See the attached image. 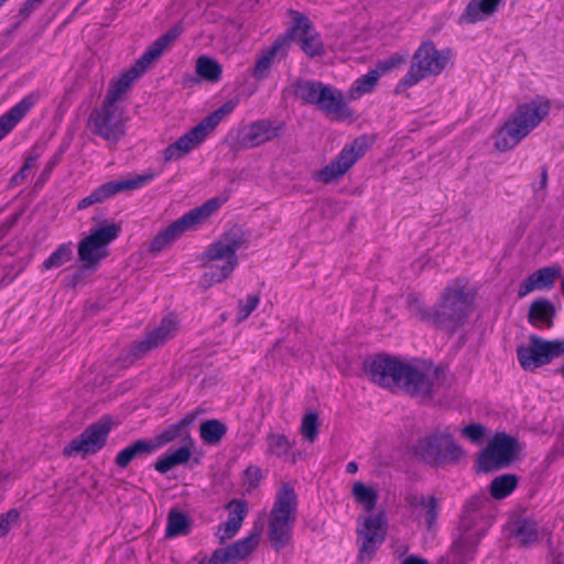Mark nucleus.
<instances>
[{"mask_svg":"<svg viewBox=\"0 0 564 564\" xmlns=\"http://www.w3.org/2000/svg\"><path fill=\"white\" fill-rule=\"evenodd\" d=\"M369 142L366 137L355 139L346 144L341 151L323 169L314 173V180L323 184L339 181L355 163L365 155Z\"/></svg>","mask_w":564,"mask_h":564,"instance_id":"2eb2a0df","label":"nucleus"},{"mask_svg":"<svg viewBox=\"0 0 564 564\" xmlns=\"http://www.w3.org/2000/svg\"><path fill=\"white\" fill-rule=\"evenodd\" d=\"M29 173H30V171L24 170V166H22L21 170L19 171V173L14 176V180H17V178H25Z\"/></svg>","mask_w":564,"mask_h":564,"instance_id":"13d9d810","label":"nucleus"},{"mask_svg":"<svg viewBox=\"0 0 564 564\" xmlns=\"http://www.w3.org/2000/svg\"><path fill=\"white\" fill-rule=\"evenodd\" d=\"M556 314L555 306L546 299H540L530 305L529 322L540 328H551Z\"/></svg>","mask_w":564,"mask_h":564,"instance_id":"c85d7f7f","label":"nucleus"},{"mask_svg":"<svg viewBox=\"0 0 564 564\" xmlns=\"http://www.w3.org/2000/svg\"><path fill=\"white\" fill-rule=\"evenodd\" d=\"M126 121L122 107L104 101L100 108L90 113L88 127L108 143H117L126 133Z\"/></svg>","mask_w":564,"mask_h":564,"instance_id":"4468645a","label":"nucleus"},{"mask_svg":"<svg viewBox=\"0 0 564 564\" xmlns=\"http://www.w3.org/2000/svg\"><path fill=\"white\" fill-rule=\"evenodd\" d=\"M558 371H560V373H561L562 376H564V365L561 367V369H560Z\"/></svg>","mask_w":564,"mask_h":564,"instance_id":"680f3d73","label":"nucleus"},{"mask_svg":"<svg viewBox=\"0 0 564 564\" xmlns=\"http://www.w3.org/2000/svg\"><path fill=\"white\" fill-rule=\"evenodd\" d=\"M196 73L204 80L218 83L221 78L223 67L217 61L208 56H200L196 61Z\"/></svg>","mask_w":564,"mask_h":564,"instance_id":"e433bc0d","label":"nucleus"},{"mask_svg":"<svg viewBox=\"0 0 564 564\" xmlns=\"http://www.w3.org/2000/svg\"><path fill=\"white\" fill-rule=\"evenodd\" d=\"M473 305V296L465 280L449 283L443 291L432 314L433 323L449 333L456 332L467 321Z\"/></svg>","mask_w":564,"mask_h":564,"instance_id":"20e7f679","label":"nucleus"},{"mask_svg":"<svg viewBox=\"0 0 564 564\" xmlns=\"http://www.w3.org/2000/svg\"><path fill=\"white\" fill-rule=\"evenodd\" d=\"M189 530L188 518L178 510H171L167 517L165 535L174 538L185 535Z\"/></svg>","mask_w":564,"mask_h":564,"instance_id":"58836bf2","label":"nucleus"},{"mask_svg":"<svg viewBox=\"0 0 564 564\" xmlns=\"http://www.w3.org/2000/svg\"><path fill=\"white\" fill-rule=\"evenodd\" d=\"M346 470H347V473H349V474H355V473H357V470H358V465H357V463H355V462H350V463H348V464H347V466H346Z\"/></svg>","mask_w":564,"mask_h":564,"instance_id":"6e6d98bb","label":"nucleus"},{"mask_svg":"<svg viewBox=\"0 0 564 564\" xmlns=\"http://www.w3.org/2000/svg\"><path fill=\"white\" fill-rule=\"evenodd\" d=\"M319 427L318 415L315 412H310L302 417L300 433L305 441L314 443L318 437Z\"/></svg>","mask_w":564,"mask_h":564,"instance_id":"37998d69","label":"nucleus"},{"mask_svg":"<svg viewBox=\"0 0 564 564\" xmlns=\"http://www.w3.org/2000/svg\"><path fill=\"white\" fill-rule=\"evenodd\" d=\"M518 479L514 475L505 474L496 477L490 485V494L495 499L508 497L517 487Z\"/></svg>","mask_w":564,"mask_h":564,"instance_id":"ea45409f","label":"nucleus"},{"mask_svg":"<svg viewBox=\"0 0 564 564\" xmlns=\"http://www.w3.org/2000/svg\"><path fill=\"white\" fill-rule=\"evenodd\" d=\"M560 269L555 267H545L533 272L519 285L518 295L524 297L535 290L552 288L560 276Z\"/></svg>","mask_w":564,"mask_h":564,"instance_id":"393cba45","label":"nucleus"},{"mask_svg":"<svg viewBox=\"0 0 564 564\" xmlns=\"http://www.w3.org/2000/svg\"><path fill=\"white\" fill-rule=\"evenodd\" d=\"M28 264H29V263H23V264L21 265V268H20L19 272H22V271L25 269V267H26Z\"/></svg>","mask_w":564,"mask_h":564,"instance_id":"052dcab7","label":"nucleus"},{"mask_svg":"<svg viewBox=\"0 0 564 564\" xmlns=\"http://www.w3.org/2000/svg\"><path fill=\"white\" fill-rule=\"evenodd\" d=\"M259 297L257 295H248L245 301L239 302L237 321L243 322L258 307Z\"/></svg>","mask_w":564,"mask_h":564,"instance_id":"49530a36","label":"nucleus"},{"mask_svg":"<svg viewBox=\"0 0 564 564\" xmlns=\"http://www.w3.org/2000/svg\"><path fill=\"white\" fill-rule=\"evenodd\" d=\"M39 7V4L35 2V1H32V0H26L24 2V4L21 7L20 9V14L23 15L24 18L29 17L36 8Z\"/></svg>","mask_w":564,"mask_h":564,"instance_id":"3c124183","label":"nucleus"},{"mask_svg":"<svg viewBox=\"0 0 564 564\" xmlns=\"http://www.w3.org/2000/svg\"><path fill=\"white\" fill-rule=\"evenodd\" d=\"M561 291L564 294V279H562V281H561Z\"/></svg>","mask_w":564,"mask_h":564,"instance_id":"bf43d9fd","label":"nucleus"},{"mask_svg":"<svg viewBox=\"0 0 564 564\" xmlns=\"http://www.w3.org/2000/svg\"><path fill=\"white\" fill-rule=\"evenodd\" d=\"M236 108V102L227 101L220 108L205 117L198 124L181 135L162 152L165 163L178 161L198 148L214 132L219 122Z\"/></svg>","mask_w":564,"mask_h":564,"instance_id":"0eeeda50","label":"nucleus"},{"mask_svg":"<svg viewBox=\"0 0 564 564\" xmlns=\"http://www.w3.org/2000/svg\"><path fill=\"white\" fill-rule=\"evenodd\" d=\"M227 432L226 425L219 420H206L199 426V434L204 443L218 444Z\"/></svg>","mask_w":564,"mask_h":564,"instance_id":"4c0bfd02","label":"nucleus"},{"mask_svg":"<svg viewBox=\"0 0 564 564\" xmlns=\"http://www.w3.org/2000/svg\"><path fill=\"white\" fill-rule=\"evenodd\" d=\"M449 50H437L433 42H423L413 55L412 64L399 82L398 88L405 89L422 79L440 75L451 63Z\"/></svg>","mask_w":564,"mask_h":564,"instance_id":"1a4fd4ad","label":"nucleus"},{"mask_svg":"<svg viewBox=\"0 0 564 564\" xmlns=\"http://www.w3.org/2000/svg\"><path fill=\"white\" fill-rule=\"evenodd\" d=\"M158 445L152 441L138 440L117 454L116 464L122 468L127 467L133 459L151 455Z\"/></svg>","mask_w":564,"mask_h":564,"instance_id":"c756f323","label":"nucleus"},{"mask_svg":"<svg viewBox=\"0 0 564 564\" xmlns=\"http://www.w3.org/2000/svg\"><path fill=\"white\" fill-rule=\"evenodd\" d=\"M294 93L306 104L315 105L327 117L337 121L352 120L354 110L347 105L343 93L319 82H299Z\"/></svg>","mask_w":564,"mask_h":564,"instance_id":"423d86ee","label":"nucleus"},{"mask_svg":"<svg viewBox=\"0 0 564 564\" xmlns=\"http://www.w3.org/2000/svg\"><path fill=\"white\" fill-rule=\"evenodd\" d=\"M520 451L521 446L516 438L505 433H498L479 454L478 468L482 471H490L508 466Z\"/></svg>","mask_w":564,"mask_h":564,"instance_id":"f3484780","label":"nucleus"},{"mask_svg":"<svg viewBox=\"0 0 564 564\" xmlns=\"http://www.w3.org/2000/svg\"><path fill=\"white\" fill-rule=\"evenodd\" d=\"M176 329L177 321L175 316L170 315L163 318L161 324L152 333L134 346V356L139 357L142 354L162 345L176 333Z\"/></svg>","mask_w":564,"mask_h":564,"instance_id":"b1692460","label":"nucleus"},{"mask_svg":"<svg viewBox=\"0 0 564 564\" xmlns=\"http://www.w3.org/2000/svg\"><path fill=\"white\" fill-rule=\"evenodd\" d=\"M41 97V91H32L0 117V140H2L20 122V120L35 106Z\"/></svg>","mask_w":564,"mask_h":564,"instance_id":"5701e85b","label":"nucleus"},{"mask_svg":"<svg viewBox=\"0 0 564 564\" xmlns=\"http://www.w3.org/2000/svg\"><path fill=\"white\" fill-rule=\"evenodd\" d=\"M121 232V225L106 221L78 243V260L85 270H95L109 256L108 247Z\"/></svg>","mask_w":564,"mask_h":564,"instance_id":"9b49d317","label":"nucleus"},{"mask_svg":"<svg viewBox=\"0 0 564 564\" xmlns=\"http://www.w3.org/2000/svg\"><path fill=\"white\" fill-rule=\"evenodd\" d=\"M242 243V235L236 230L224 234L206 248L202 257L205 271L200 279L205 289L230 278L238 267L237 251Z\"/></svg>","mask_w":564,"mask_h":564,"instance_id":"7ed1b4c3","label":"nucleus"},{"mask_svg":"<svg viewBox=\"0 0 564 564\" xmlns=\"http://www.w3.org/2000/svg\"><path fill=\"white\" fill-rule=\"evenodd\" d=\"M564 355V339L545 340L535 335L517 350L520 366L524 370L533 371L550 364L554 358Z\"/></svg>","mask_w":564,"mask_h":564,"instance_id":"dca6fc26","label":"nucleus"},{"mask_svg":"<svg viewBox=\"0 0 564 564\" xmlns=\"http://www.w3.org/2000/svg\"><path fill=\"white\" fill-rule=\"evenodd\" d=\"M501 2L502 0H469L460 15V22L474 24L487 20L498 10Z\"/></svg>","mask_w":564,"mask_h":564,"instance_id":"cd10ccee","label":"nucleus"},{"mask_svg":"<svg viewBox=\"0 0 564 564\" xmlns=\"http://www.w3.org/2000/svg\"><path fill=\"white\" fill-rule=\"evenodd\" d=\"M296 516V494L290 485L284 484L275 495L268 520V539L275 550L285 547L292 541Z\"/></svg>","mask_w":564,"mask_h":564,"instance_id":"39448f33","label":"nucleus"},{"mask_svg":"<svg viewBox=\"0 0 564 564\" xmlns=\"http://www.w3.org/2000/svg\"><path fill=\"white\" fill-rule=\"evenodd\" d=\"M283 124L271 120H257L240 131L239 144L241 148H257L278 138Z\"/></svg>","mask_w":564,"mask_h":564,"instance_id":"412c9836","label":"nucleus"},{"mask_svg":"<svg viewBox=\"0 0 564 564\" xmlns=\"http://www.w3.org/2000/svg\"><path fill=\"white\" fill-rule=\"evenodd\" d=\"M379 78V72H375V69L357 78L347 93L348 100H357L364 95L371 93L378 84Z\"/></svg>","mask_w":564,"mask_h":564,"instance_id":"f704fd0d","label":"nucleus"},{"mask_svg":"<svg viewBox=\"0 0 564 564\" xmlns=\"http://www.w3.org/2000/svg\"><path fill=\"white\" fill-rule=\"evenodd\" d=\"M401 564H429V562L424 558L417 556H409Z\"/></svg>","mask_w":564,"mask_h":564,"instance_id":"864d4df0","label":"nucleus"},{"mask_svg":"<svg viewBox=\"0 0 564 564\" xmlns=\"http://www.w3.org/2000/svg\"><path fill=\"white\" fill-rule=\"evenodd\" d=\"M546 185H547V172L545 169H543L541 172L540 182L534 185L535 193L542 192V196H544V191L546 188ZM541 198H544V197H541Z\"/></svg>","mask_w":564,"mask_h":564,"instance_id":"603ef678","label":"nucleus"},{"mask_svg":"<svg viewBox=\"0 0 564 564\" xmlns=\"http://www.w3.org/2000/svg\"><path fill=\"white\" fill-rule=\"evenodd\" d=\"M261 530L253 529V531L246 538L237 541L232 545L228 546L229 556L231 562L238 563L239 561L249 556L258 546L260 541Z\"/></svg>","mask_w":564,"mask_h":564,"instance_id":"2f4dec72","label":"nucleus"},{"mask_svg":"<svg viewBox=\"0 0 564 564\" xmlns=\"http://www.w3.org/2000/svg\"><path fill=\"white\" fill-rule=\"evenodd\" d=\"M351 497L357 506L368 513L375 509L379 499V491L375 485L355 481L351 485Z\"/></svg>","mask_w":564,"mask_h":564,"instance_id":"7c9ffc66","label":"nucleus"},{"mask_svg":"<svg viewBox=\"0 0 564 564\" xmlns=\"http://www.w3.org/2000/svg\"><path fill=\"white\" fill-rule=\"evenodd\" d=\"M29 173H30V171L24 170V166H22L21 170L19 171V173L14 176V180H17V178H25Z\"/></svg>","mask_w":564,"mask_h":564,"instance_id":"4d7b16f0","label":"nucleus"},{"mask_svg":"<svg viewBox=\"0 0 564 564\" xmlns=\"http://www.w3.org/2000/svg\"><path fill=\"white\" fill-rule=\"evenodd\" d=\"M262 477L261 469L256 466H250L245 470L243 475V485L247 488V490L254 489Z\"/></svg>","mask_w":564,"mask_h":564,"instance_id":"09e8293b","label":"nucleus"},{"mask_svg":"<svg viewBox=\"0 0 564 564\" xmlns=\"http://www.w3.org/2000/svg\"><path fill=\"white\" fill-rule=\"evenodd\" d=\"M264 442L265 455L274 456L278 458L286 457L293 447V443L289 440V437L280 433H268L265 435Z\"/></svg>","mask_w":564,"mask_h":564,"instance_id":"72a5a7b5","label":"nucleus"},{"mask_svg":"<svg viewBox=\"0 0 564 564\" xmlns=\"http://www.w3.org/2000/svg\"><path fill=\"white\" fill-rule=\"evenodd\" d=\"M371 380L384 388H401L412 395L429 397L442 383L443 370L427 362H403L378 356L368 367Z\"/></svg>","mask_w":564,"mask_h":564,"instance_id":"f257e3e1","label":"nucleus"},{"mask_svg":"<svg viewBox=\"0 0 564 564\" xmlns=\"http://www.w3.org/2000/svg\"><path fill=\"white\" fill-rule=\"evenodd\" d=\"M207 564H235V562H231V556H229L226 547L214 551L210 558L207 561Z\"/></svg>","mask_w":564,"mask_h":564,"instance_id":"8fccbe9b","label":"nucleus"},{"mask_svg":"<svg viewBox=\"0 0 564 564\" xmlns=\"http://www.w3.org/2000/svg\"><path fill=\"white\" fill-rule=\"evenodd\" d=\"M227 509L229 511L228 519L218 527L217 531V536L220 542H225L238 533L248 512L247 505L242 500L230 501Z\"/></svg>","mask_w":564,"mask_h":564,"instance_id":"a878e982","label":"nucleus"},{"mask_svg":"<svg viewBox=\"0 0 564 564\" xmlns=\"http://www.w3.org/2000/svg\"><path fill=\"white\" fill-rule=\"evenodd\" d=\"M180 35L178 29H173L159 37L143 53L140 59L120 77L113 79L108 88L105 102L117 104V101L130 89L132 84L148 69V67L161 56L165 48Z\"/></svg>","mask_w":564,"mask_h":564,"instance_id":"9d476101","label":"nucleus"},{"mask_svg":"<svg viewBox=\"0 0 564 564\" xmlns=\"http://www.w3.org/2000/svg\"><path fill=\"white\" fill-rule=\"evenodd\" d=\"M195 419H196L195 413H188L182 420H180L177 423L170 425L162 434H160L159 443L156 444L158 448L161 445L166 444V443L175 440L176 437L183 435L186 427L189 426L195 421Z\"/></svg>","mask_w":564,"mask_h":564,"instance_id":"a19ab883","label":"nucleus"},{"mask_svg":"<svg viewBox=\"0 0 564 564\" xmlns=\"http://www.w3.org/2000/svg\"><path fill=\"white\" fill-rule=\"evenodd\" d=\"M293 15V25L284 35H290V42L292 40L297 41L301 50L307 56L322 55L324 53V45L311 21L297 12H294Z\"/></svg>","mask_w":564,"mask_h":564,"instance_id":"aec40b11","label":"nucleus"},{"mask_svg":"<svg viewBox=\"0 0 564 564\" xmlns=\"http://www.w3.org/2000/svg\"><path fill=\"white\" fill-rule=\"evenodd\" d=\"M358 561L368 564L386 536V519L382 513L361 514L357 518Z\"/></svg>","mask_w":564,"mask_h":564,"instance_id":"ddd939ff","label":"nucleus"},{"mask_svg":"<svg viewBox=\"0 0 564 564\" xmlns=\"http://www.w3.org/2000/svg\"><path fill=\"white\" fill-rule=\"evenodd\" d=\"M155 176V173L149 171L140 175L127 176L107 182L93 191L88 196L80 199L78 202L77 208L86 209L94 204H99L107 200L120 192L141 188L151 183Z\"/></svg>","mask_w":564,"mask_h":564,"instance_id":"a211bd4d","label":"nucleus"},{"mask_svg":"<svg viewBox=\"0 0 564 564\" xmlns=\"http://www.w3.org/2000/svg\"><path fill=\"white\" fill-rule=\"evenodd\" d=\"M35 165H36V160H35V158H29V159L24 162V164H23L24 170H28V171H30V172L35 167Z\"/></svg>","mask_w":564,"mask_h":564,"instance_id":"5fc2aeb1","label":"nucleus"},{"mask_svg":"<svg viewBox=\"0 0 564 564\" xmlns=\"http://www.w3.org/2000/svg\"><path fill=\"white\" fill-rule=\"evenodd\" d=\"M550 102L543 98H535L518 106L494 134V147L500 152L516 148L533 129H535L549 115Z\"/></svg>","mask_w":564,"mask_h":564,"instance_id":"f03ea898","label":"nucleus"},{"mask_svg":"<svg viewBox=\"0 0 564 564\" xmlns=\"http://www.w3.org/2000/svg\"><path fill=\"white\" fill-rule=\"evenodd\" d=\"M540 538L539 525L533 520H523L517 528L516 539L522 545H531Z\"/></svg>","mask_w":564,"mask_h":564,"instance_id":"79ce46f5","label":"nucleus"},{"mask_svg":"<svg viewBox=\"0 0 564 564\" xmlns=\"http://www.w3.org/2000/svg\"><path fill=\"white\" fill-rule=\"evenodd\" d=\"M20 518V513L15 509L9 510L3 513L0 518V538L8 534L12 525L17 524Z\"/></svg>","mask_w":564,"mask_h":564,"instance_id":"de8ad7c7","label":"nucleus"},{"mask_svg":"<svg viewBox=\"0 0 564 564\" xmlns=\"http://www.w3.org/2000/svg\"><path fill=\"white\" fill-rule=\"evenodd\" d=\"M110 430L111 423L108 419L98 421L74 438L64 448V455L72 456L77 453L91 454L98 452L105 445Z\"/></svg>","mask_w":564,"mask_h":564,"instance_id":"6ab92c4d","label":"nucleus"},{"mask_svg":"<svg viewBox=\"0 0 564 564\" xmlns=\"http://www.w3.org/2000/svg\"><path fill=\"white\" fill-rule=\"evenodd\" d=\"M460 434L470 443L479 445L486 436V427L481 424L473 423L463 427Z\"/></svg>","mask_w":564,"mask_h":564,"instance_id":"a18cd8bd","label":"nucleus"},{"mask_svg":"<svg viewBox=\"0 0 564 564\" xmlns=\"http://www.w3.org/2000/svg\"><path fill=\"white\" fill-rule=\"evenodd\" d=\"M415 453L432 465L456 463L465 456V451L454 440L448 429L435 431L422 438L415 447Z\"/></svg>","mask_w":564,"mask_h":564,"instance_id":"f8f14e48","label":"nucleus"},{"mask_svg":"<svg viewBox=\"0 0 564 564\" xmlns=\"http://www.w3.org/2000/svg\"><path fill=\"white\" fill-rule=\"evenodd\" d=\"M411 513L417 520H422L429 528L437 518L438 501L432 495L411 492L405 498Z\"/></svg>","mask_w":564,"mask_h":564,"instance_id":"4be33fe9","label":"nucleus"},{"mask_svg":"<svg viewBox=\"0 0 564 564\" xmlns=\"http://www.w3.org/2000/svg\"><path fill=\"white\" fill-rule=\"evenodd\" d=\"M290 45V35H282L276 39L273 45L264 50L256 61L252 76L256 79H263L268 76L270 68L273 64L274 56L280 53H285Z\"/></svg>","mask_w":564,"mask_h":564,"instance_id":"bb28decb","label":"nucleus"},{"mask_svg":"<svg viewBox=\"0 0 564 564\" xmlns=\"http://www.w3.org/2000/svg\"><path fill=\"white\" fill-rule=\"evenodd\" d=\"M408 55L401 53H394L389 57L378 62L375 72H379V76L381 77L383 74L391 72L394 68L400 67L406 61Z\"/></svg>","mask_w":564,"mask_h":564,"instance_id":"c03bdc74","label":"nucleus"},{"mask_svg":"<svg viewBox=\"0 0 564 564\" xmlns=\"http://www.w3.org/2000/svg\"><path fill=\"white\" fill-rule=\"evenodd\" d=\"M73 243L67 242L58 246L41 265L42 271L58 269L73 259Z\"/></svg>","mask_w":564,"mask_h":564,"instance_id":"c9c22d12","label":"nucleus"},{"mask_svg":"<svg viewBox=\"0 0 564 564\" xmlns=\"http://www.w3.org/2000/svg\"><path fill=\"white\" fill-rule=\"evenodd\" d=\"M191 455V447L186 445L175 451L167 452L156 460L155 469L161 474H165L175 466L187 463Z\"/></svg>","mask_w":564,"mask_h":564,"instance_id":"473e14b6","label":"nucleus"},{"mask_svg":"<svg viewBox=\"0 0 564 564\" xmlns=\"http://www.w3.org/2000/svg\"><path fill=\"white\" fill-rule=\"evenodd\" d=\"M226 202V198L214 197L199 207H196L184 214L181 218L172 223L164 230L158 232L153 238L150 250L160 252L181 238L185 232L196 229L208 220Z\"/></svg>","mask_w":564,"mask_h":564,"instance_id":"6e6552de","label":"nucleus"}]
</instances>
